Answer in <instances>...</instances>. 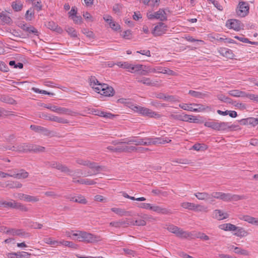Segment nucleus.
Returning <instances> with one entry per match:
<instances>
[{
	"mask_svg": "<svg viewBox=\"0 0 258 258\" xmlns=\"http://www.w3.org/2000/svg\"><path fill=\"white\" fill-rule=\"evenodd\" d=\"M234 252L237 254H241L244 255H248V253L246 250L241 248L240 247H234Z\"/></svg>",
	"mask_w": 258,
	"mask_h": 258,
	"instance_id": "69168bd1",
	"label": "nucleus"
},
{
	"mask_svg": "<svg viewBox=\"0 0 258 258\" xmlns=\"http://www.w3.org/2000/svg\"><path fill=\"white\" fill-rule=\"evenodd\" d=\"M0 19L4 24H10L12 22L11 18L3 12L0 13Z\"/></svg>",
	"mask_w": 258,
	"mask_h": 258,
	"instance_id": "09e8293b",
	"label": "nucleus"
},
{
	"mask_svg": "<svg viewBox=\"0 0 258 258\" xmlns=\"http://www.w3.org/2000/svg\"><path fill=\"white\" fill-rule=\"evenodd\" d=\"M45 147L39 145H34L31 144V147L30 149V152H33L34 153H40L45 152Z\"/></svg>",
	"mask_w": 258,
	"mask_h": 258,
	"instance_id": "a18cd8bd",
	"label": "nucleus"
},
{
	"mask_svg": "<svg viewBox=\"0 0 258 258\" xmlns=\"http://www.w3.org/2000/svg\"><path fill=\"white\" fill-rule=\"evenodd\" d=\"M234 231L235 232L233 233V235L235 236L240 238L246 237L249 234L247 231L245 230L244 228L241 227H237L236 226Z\"/></svg>",
	"mask_w": 258,
	"mask_h": 258,
	"instance_id": "5701e85b",
	"label": "nucleus"
},
{
	"mask_svg": "<svg viewBox=\"0 0 258 258\" xmlns=\"http://www.w3.org/2000/svg\"><path fill=\"white\" fill-rule=\"evenodd\" d=\"M192 105H193V103H192V104L182 103V104H180L179 105V106L180 108H181V109H182L184 110L194 111V108L191 107Z\"/></svg>",
	"mask_w": 258,
	"mask_h": 258,
	"instance_id": "6e6d98bb",
	"label": "nucleus"
},
{
	"mask_svg": "<svg viewBox=\"0 0 258 258\" xmlns=\"http://www.w3.org/2000/svg\"><path fill=\"white\" fill-rule=\"evenodd\" d=\"M180 206L184 209L194 211L195 204L189 202H183L181 203Z\"/></svg>",
	"mask_w": 258,
	"mask_h": 258,
	"instance_id": "603ef678",
	"label": "nucleus"
},
{
	"mask_svg": "<svg viewBox=\"0 0 258 258\" xmlns=\"http://www.w3.org/2000/svg\"><path fill=\"white\" fill-rule=\"evenodd\" d=\"M152 192L155 195L159 196L161 195L164 197H167L168 196V193L166 191H163L160 189H153L152 190Z\"/></svg>",
	"mask_w": 258,
	"mask_h": 258,
	"instance_id": "e2e57ef3",
	"label": "nucleus"
},
{
	"mask_svg": "<svg viewBox=\"0 0 258 258\" xmlns=\"http://www.w3.org/2000/svg\"><path fill=\"white\" fill-rule=\"evenodd\" d=\"M75 202L85 205L87 203V201L84 196L82 195H78L76 196Z\"/></svg>",
	"mask_w": 258,
	"mask_h": 258,
	"instance_id": "4d7b16f0",
	"label": "nucleus"
},
{
	"mask_svg": "<svg viewBox=\"0 0 258 258\" xmlns=\"http://www.w3.org/2000/svg\"><path fill=\"white\" fill-rule=\"evenodd\" d=\"M72 181L74 183H78L80 184L86 185H94L96 183L94 180L83 178L77 179L75 177H73Z\"/></svg>",
	"mask_w": 258,
	"mask_h": 258,
	"instance_id": "a878e982",
	"label": "nucleus"
},
{
	"mask_svg": "<svg viewBox=\"0 0 258 258\" xmlns=\"http://www.w3.org/2000/svg\"><path fill=\"white\" fill-rule=\"evenodd\" d=\"M43 241L45 243L50 245H58L59 243V241L53 240L51 237L45 238H44Z\"/></svg>",
	"mask_w": 258,
	"mask_h": 258,
	"instance_id": "0e129e2a",
	"label": "nucleus"
},
{
	"mask_svg": "<svg viewBox=\"0 0 258 258\" xmlns=\"http://www.w3.org/2000/svg\"><path fill=\"white\" fill-rule=\"evenodd\" d=\"M47 27L49 29L55 31L59 33H61L62 32V29L53 21H50L48 23Z\"/></svg>",
	"mask_w": 258,
	"mask_h": 258,
	"instance_id": "e433bc0d",
	"label": "nucleus"
},
{
	"mask_svg": "<svg viewBox=\"0 0 258 258\" xmlns=\"http://www.w3.org/2000/svg\"><path fill=\"white\" fill-rule=\"evenodd\" d=\"M83 231H79L78 233H73L72 234V239L74 240H77L79 241H83Z\"/></svg>",
	"mask_w": 258,
	"mask_h": 258,
	"instance_id": "864d4df0",
	"label": "nucleus"
},
{
	"mask_svg": "<svg viewBox=\"0 0 258 258\" xmlns=\"http://www.w3.org/2000/svg\"><path fill=\"white\" fill-rule=\"evenodd\" d=\"M226 26L229 29H233L237 31L241 29L242 26L241 22L236 19L228 20L226 23Z\"/></svg>",
	"mask_w": 258,
	"mask_h": 258,
	"instance_id": "a211bd4d",
	"label": "nucleus"
},
{
	"mask_svg": "<svg viewBox=\"0 0 258 258\" xmlns=\"http://www.w3.org/2000/svg\"><path fill=\"white\" fill-rule=\"evenodd\" d=\"M21 28L25 31L30 34H33L34 35L38 36L39 32L32 26H27L26 24H23Z\"/></svg>",
	"mask_w": 258,
	"mask_h": 258,
	"instance_id": "c756f323",
	"label": "nucleus"
},
{
	"mask_svg": "<svg viewBox=\"0 0 258 258\" xmlns=\"http://www.w3.org/2000/svg\"><path fill=\"white\" fill-rule=\"evenodd\" d=\"M31 147V144L28 143H22L19 145H16L13 146H8L4 147L5 150H10L14 151H16L19 153H27L30 152V149Z\"/></svg>",
	"mask_w": 258,
	"mask_h": 258,
	"instance_id": "20e7f679",
	"label": "nucleus"
},
{
	"mask_svg": "<svg viewBox=\"0 0 258 258\" xmlns=\"http://www.w3.org/2000/svg\"><path fill=\"white\" fill-rule=\"evenodd\" d=\"M7 234L12 235V236H20L23 238L29 237L31 235L29 233L26 232L23 229H8V231H7Z\"/></svg>",
	"mask_w": 258,
	"mask_h": 258,
	"instance_id": "4468645a",
	"label": "nucleus"
},
{
	"mask_svg": "<svg viewBox=\"0 0 258 258\" xmlns=\"http://www.w3.org/2000/svg\"><path fill=\"white\" fill-rule=\"evenodd\" d=\"M8 258H30L31 254L25 251L8 253Z\"/></svg>",
	"mask_w": 258,
	"mask_h": 258,
	"instance_id": "6ab92c4d",
	"label": "nucleus"
},
{
	"mask_svg": "<svg viewBox=\"0 0 258 258\" xmlns=\"http://www.w3.org/2000/svg\"><path fill=\"white\" fill-rule=\"evenodd\" d=\"M16 170H9V172H11V177L18 179H25L27 178L29 176V173L26 171L24 169H20L18 170L17 172H16Z\"/></svg>",
	"mask_w": 258,
	"mask_h": 258,
	"instance_id": "dca6fc26",
	"label": "nucleus"
},
{
	"mask_svg": "<svg viewBox=\"0 0 258 258\" xmlns=\"http://www.w3.org/2000/svg\"><path fill=\"white\" fill-rule=\"evenodd\" d=\"M219 228L224 231H234L236 228V225L231 223H226L220 225Z\"/></svg>",
	"mask_w": 258,
	"mask_h": 258,
	"instance_id": "ea45409f",
	"label": "nucleus"
},
{
	"mask_svg": "<svg viewBox=\"0 0 258 258\" xmlns=\"http://www.w3.org/2000/svg\"><path fill=\"white\" fill-rule=\"evenodd\" d=\"M16 201L14 200H11V201H1V207H3L4 208H14L15 207V204Z\"/></svg>",
	"mask_w": 258,
	"mask_h": 258,
	"instance_id": "49530a36",
	"label": "nucleus"
},
{
	"mask_svg": "<svg viewBox=\"0 0 258 258\" xmlns=\"http://www.w3.org/2000/svg\"><path fill=\"white\" fill-rule=\"evenodd\" d=\"M222 192H214L210 194V202H214V199H220L221 198Z\"/></svg>",
	"mask_w": 258,
	"mask_h": 258,
	"instance_id": "bf43d9fd",
	"label": "nucleus"
},
{
	"mask_svg": "<svg viewBox=\"0 0 258 258\" xmlns=\"http://www.w3.org/2000/svg\"><path fill=\"white\" fill-rule=\"evenodd\" d=\"M215 218L218 220L226 219L229 217L227 213L223 212L220 210H216L214 212Z\"/></svg>",
	"mask_w": 258,
	"mask_h": 258,
	"instance_id": "f704fd0d",
	"label": "nucleus"
},
{
	"mask_svg": "<svg viewBox=\"0 0 258 258\" xmlns=\"http://www.w3.org/2000/svg\"><path fill=\"white\" fill-rule=\"evenodd\" d=\"M188 94L194 97L201 99L204 98L208 96V94L206 93H204L201 92H198L193 90H190L188 92Z\"/></svg>",
	"mask_w": 258,
	"mask_h": 258,
	"instance_id": "a19ab883",
	"label": "nucleus"
},
{
	"mask_svg": "<svg viewBox=\"0 0 258 258\" xmlns=\"http://www.w3.org/2000/svg\"><path fill=\"white\" fill-rule=\"evenodd\" d=\"M14 209L19 210L22 212H28L29 211V209L24 204L16 202H15V207Z\"/></svg>",
	"mask_w": 258,
	"mask_h": 258,
	"instance_id": "3c124183",
	"label": "nucleus"
},
{
	"mask_svg": "<svg viewBox=\"0 0 258 258\" xmlns=\"http://www.w3.org/2000/svg\"><path fill=\"white\" fill-rule=\"evenodd\" d=\"M194 211L196 212L207 213L208 212V209L205 206L195 204Z\"/></svg>",
	"mask_w": 258,
	"mask_h": 258,
	"instance_id": "79ce46f5",
	"label": "nucleus"
},
{
	"mask_svg": "<svg viewBox=\"0 0 258 258\" xmlns=\"http://www.w3.org/2000/svg\"><path fill=\"white\" fill-rule=\"evenodd\" d=\"M167 229L169 232L174 233L176 236L180 238H187L192 235L190 233L184 231L174 225H168Z\"/></svg>",
	"mask_w": 258,
	"mask_h": 258,
	"instance_id": "7ed1b4c3",
	"label": "nucleus"
},
{
	"mask_svg": "<svg viewBox=\"0 0 258 258\" xmlns=\"http://www.w3.org/2000/svg\"><path fill=\"white\" fill-rule=\"evenodd\" d=\"M248 4L244 2H240L236 9V14L238 16L244 17L246 16L249 12Z\"/></svg>",
	"mask_w": 258,
	"mask_h": 258,
	"instance_id": "0eeeda50",
	"label": "nucleus"
},
{
	"mask_svg": "<svg viewBox=\"0 0 258 258\" xmlns=\"http://www.w3.org/2000/svg\"><path fill=\"white\" fill-rule=\"evenodd\" d=\"M93 112V114L96 115L104 117L107 118H112L114 116V115L111 113L105 112L100 110H95Z\"/></svg>",
	"mask_w": 258,
	"mask_h": 258,
	"instance_id": "c9c22d12",
	"label": "nucleus"
},
{
	"mask_svg": "<svg viewBox=\"0 0 258 258\" xmlns=\"http://www.w3.org/2000/svg\"><path fill=\"white\" fill-rule=\"evenodd\" d=\"M104 91H102V93H101V95H104L105 96H112L114 94V91L113 88L109 86L108 85L106 84V85H104Z\"/></svg>",
	"mask_w": 258,
	"mask_h": 258,
	"instance_id": "72a5a7b5",
	"label": "nucleus"
},
{
	"mask_svg": "<svg viewBox=\"0 0 258 258\" xmlns=\"http://www.w3.org/2000/svg\"><path fill=\"white\" fill-rule=\"evenodd\" d=\"M151 210L162 214H168L170 213L169 210L166 208H162L156 205H151Z\"/></svg>",
	"mask_w": 258,
	"mask_h": 258,
	"instance_id": "2f4dec72",
	"label": "nucleus"
},
{
	"mask_svg": "<svg viewBox=\"0 0 258 258\" xmlns=\"http://www.w3.org/2000/svg\"><path fill=\"white\" fill-rule=\"evenodd\" d=\"M104 20L108 23L110 27L115 30L117 31L120 29V26L118 24L113 21L112 17L110 16L107 15L103 17Z\"/></svg>",
	"mask_w": 258,
	"mask_h": 258,
	"instance_id": "412c9836",
	"label": "nucleus"
},
{
	"mask_svg": "<svg viewBox=\"0 0 258 258\" xmlns=\"http://www.w3.org/2000/svg\"><path fill=\"white\" fill-rule=\"evenodd\" d=\"M167 31V26L162 22H159L155 26L152 31L154 36H159L166 33Z\"/></svg>",
	"mask_w": 258,
	"mask_h": 258,
	"instance_id": "6e6552de",
	"label": "nucleus"
},
{
	"mask_svg": "<svg viewBox=\"0 0 258 258\" xmlns=\"http://www.w3.org/2000/svg\"><path fill=\"white\" fill-rule=\"evenodd\" d=\"M115 64L120 68L127 70L132 73H135L141 70L143 66L141 64L133 65L127 62H117Z\"/></svg>",
	"mask_w": 258,
	"mask_h": 258,
	"instance_id": "39448f33",
	"label": "nucleus"
},
{
	"mask_svg": "<svg viewBox=\"0 0 258 258\" xmlns=\"http://www.w3.org/2000/svg\"><path fill=\"white\" fill-rule=\"evenodd\" d=\"M218 99L224 102L230 103L231 99L222 94H219L217 96Z\"/></svg>",
	"mask_w": 258,
	"mask_h": 258,
	"instance_id": "13d9d810",
	"label": "nucleus"
},
{
	"mask_svg": "<svg viewBox=\"0 0 258 258\" xmlns=\"http://www.w3.org/2000/svg\"><path fill=\"white\" fill-rule=\"evenodd\" d=\"M147 17L149 19H158L161 21H166L167 19L166 13L163 9H160L158 11L153 14L148 13Z\"/></svg>",
	"mask_w": 258,
	"mask_h": 258,
	"instance_id": "423d86ee",
	"label": "nucleus"
},
{
	"mask_svg": "<svg viewBox=\"0 0 258 258\" xmlns=\"http://www.w3.org/2000/svg\"><path fill=\"white\" fill-rule=\"evenodd\" d=\"M193 106L198 107V108H194V112L212 111L213 110L212 108L210 106L196 103H193Z\"/></svg>",
	"mask_w": 258,
	"mask_h": 258,
	"instance_id": "bb28decb",
	"label": "nucleus"
},
{
	"mask_svg": "<svg viewBox=\"0 0 258 258\" xmlns=\"http://www.w3.org/2000/svg\"><path fill=\"white\" fill-rule=\"evenodd\" d=\"M228 94L233 97H245L246 93L238 90H233L229 91Z\"/></svg>",
	"mask_w": 258,
	"mask_h": 258,
	"instance_id": "4c0bfd02",
	"label": "nucleus"
},
{
	"mask_svg": "<svg viewBox=\"0 0 258 258\" xmlns=\"http://www.w3.org/2000/svg\"><path fill=\"white\" fill-rule=\"evenodd\" d=\"M67 32L68 34L72 37H77V32L76 30L72 27H69L66 29Z\"/></svg>",
	"mask_w": 258,
	"mask_h": 258,
	"instance_id": "338daca9",
	"label": "nucleus"
},
{
	"mask_svg": "<svg viewBox=\"0 0 258 258\" xmlns=\"http://www.w3.org/2000/svg\"><path fill=\"white\" fill-rule=\"evenodd\" d=\"M132 109L134 111L139 113L143 115L155 118L156 119L160 118L162 117L161 114L148 108L142 107L140 106L132 105Z\"/></svg>",
	"mask_w": 258,
	"mask_h": 258,
	"instance_id": "f257e3e1",
	"label": "nucleus"
},
{
	"mask_svg": "<svg viewBox=\"0 0 258 258\" xmlns=\"http://www.w3.org/2000/svg\"><path fill=\"white\" fill-rule=\"evenodd\" d=\"M52 111L59 114L73 115L74 113L68 108L64 107H58L57 106H53Z\"/></svg>",
	"mask_w": 258,
	"mask_h": 258,
	"instance_id": "aec40b11",
	"label": "nucleus"
},
{
	"mask_svg": "<svg viewBox=\"0 0 258 258\" xmlns=\"http://www.w3.org/2000/svg\"><path fill=\"white\" fill-rule=\"evenodd\" d=\"M59 170L61 171L62 172L67 173L68 175L73 177H75V173H79V170H77L76 171H74L70 168H69L68 166L65 165L61 164V166L59 168Z\"/></svg>",
	"mask_w": 258,
	"mask_h": 258,
	"instance_id": "c85d7f7f",
	"label": "nucleus"
},
{
	"mask_svg": "<svg viewBox=\"0 0 258 258\" xmlns=\"http://www.w3.org/2000/svg\"><path fill=\"white\" fill-rule=\"evenodd\" d=\"M13 9L16 12L20 11L23 7L21 2H13L12 4Z\"/></svg>",
	"mask_w": 258,
	"mask_h": 258,
	"instance_id": "052dcab7",
	"label": "nucleus"
},
{
	"mask_svg": "<svg viewBox=\"0 0 258 258\" xmlns=\"http://www.w3.org/2000/svg\"><path fill=\"white\" fill-rule=\"evenodd\" d=\"M146 141L148 142V146L152 145L164 144L167 143H170L171 140L166 137L165 138H145Z\"/></svg>",
	"mask_w": 258,
	"mask_h": 258,
	"instance_id": "9b49d317",
	"label": "nucleus"
},
{
	"mask_svg": "<svg viewBox=\"0 0 258 258\" xmlns=\"http://www.w3.org/2000/svg\"><path fill=\"white\" fill-rule=\"evenodd\" d=\"M138 82L149 86H157V82H154L149 78L142 77L138 80Z\"/></svg>",
	"mask_w": 258,
	"mask_h": 258,
	"instance_id": "cd10ccee",
	"label": "nucleus"
},
{
	"mask_svg": "<svg viewBox=\"0 0 258 258\" xmlns=\"http://www.w3.org/2000/svg\"><path fill=\"white\" fill-rule=\"evenodd\" d=\"M218 52L222 56L228 58H232L234 57L232 50L227 48L221 47L219 49Z\"/></svg>",
	"mask_w": 258,
	"mask_h": 258,
	"instance_id": "4be33fe9",
	"label": "nucleus"
},
{
	"mask_svg": "<svg viewBox=\"0 0 258 258\" xmlns=\"http://www.w3.org/2000/svg\"><path fill=\"white\" fill-rule=\"evenodd\" d=\"M22 184L17 181H9L6 184L7 187H9L10 188H19L22 187Z\"/></svg>",
	"mask_w": 258,
	"mask_h": 258,
	"instance_id": "37998d69",
	"label": "nucleus"
},
{
	"mask_svg": "<svg viewBox=\"0 0 258 258\" xmlns=\"http://www.w3.org/2000/svg\"><path fill=\"white\" fill-rule=\"evenodd\" d=\"M30 128L32 130L35 132L36 133H41L43 135H45V136H54V134H53V132L52 131H49L47 128H45V127H42L41 126H38V125H31Z\"/></svg>",
	"mask_w": 258,
	"mask_h": 258,
	"instance_id": "2eb2a0df",
	"label": "nucleus"
},
{
	"mask_svg": "<svg viewBox=\"0 0 258 258\" xmlns=\"http://www.w3.org/2000/svg\"><path fill=\"white\" fill-rule=\"evenodd\" d=\"M131 224L134 226H145L146 225V222L144 220L140 219L139 220H136L135 221L131 222Z\"/></svg>",
	"mask_w": 258,
	"mask_h": 258,
	"instance_id": "774afa93",
	"label": "nucleus"
},
{
	"mask_svg": "<svg viewBox=\"0 0 258 258\" xmlns=\"http://www.w3.org/2000/svg\"><path fill=\"white\" fill-rule=\"evenodd\" d=\"M83 231H79L78 233H73L72 234V239L74 240H77L79 241H83Z\"/></svg>",
	"mask_w": 258,
	"mask_h": 258,
	"instance_id": "5fc2aeb1",
	"label": "nucleus"
},
{
	"mask_svg": "<svg viewBox=\"0 0 258 258\" xmlns=\"http://www.w3.org/2000/svg\"><path fill=\"white\" fill-rule=\"evenodd\" d=\"M190 233L192 234V235H191V236H189L188 238H200V239H203L204 240H208L210 239L208 235H206L204 233H202V232H198V233L190 232Z\"/></svg>",
	"mask_w": 258,
	"mask_h": 258,
	"instance_id": "58836bf2",
	"label": "nucleus"
},
{
	"mask_svg": "<svg viewBox=\"0 0 258 258\" xmlns=\"http://www.w3.org/2000/svg\"><path fill=\"white\" fill-rule=\"evenodd\" d=\"M90 85L98 93H102L105 89L103 87L106 84H100L95 77H91L90 78Z\"/></svg>",
	"mask_w": 258,
	"mask_h": 258,
	"instance_id": "9d476101",
	"label": "nucleus"
},
{
	"mask_svg": "<svg viewBox=\"0 0 258 258\" xmlns=\"http://www.w3.org/2000/svg\"><path fill=\"white\" fill-rule=\"evenodd\" d=\"M39 201L38 197L26 195L25 201L27 202H37Z\"/></svg>",
	"mask_w": 258,
	"mask_h": 258,
	"instance_id": "680f3d73",
	"label": "nucleus"
},
{
	"mask_svg": "<svg viewBox=\"0 0 258 258\" xmlns=\"http://www.w3.org/2000/svg\"><path fill=\"white\" fill-rule=\"evenodd\" d=\"M239 218L250 224L258 226V218H255L249 215H241L239 217Z\"/></svg>",
	"mask_w": 258,
	"mask_h": 258,
	"instance_id": "393cba45",
	"label": "nucleus"
},
{
	"mask_svg": "<svg viewBox=\"0 0 258 258\" xmlns=\"http://www.w3.org/2000/svg\"><path fill=\"white\" fill-rule=\"evenodd\" d=\"M217 123L218 121H213L212 119H209L204 122V125L217 131Z\"/></svg>",
	"mask_w": 258,
	"mask_h": 258,
	"instance_id": "c03bdc74",
	"label": "nucleus"
},
{
	"mask_svg": "<svg viewBox=\"0 0 258 258\" xmlns=\"http://www.w3.org/2000/svg\"><path fill=\"white\" fill-rule=\"evenodd\" d=\"M83 237H84L83 241H85L88 243H94L100 240L99 236L86 232H83Z\"/></svg>",
	"mask_w": 258,
	"mask_h": 258,
	"instance_id": "f3484780",
	"label": "nucleus"
},
{
	"mask_svg": "<svg viewBox=\"0 0 258 258\" xmlns=\"http://www.w3.org/2000/svg\"><path fill=\"white\" fill-rule=\"evenodd\" d=\"M76 162L77 164L87 166L92 170L93 173L89 174L88 175H96L98 174L102 169V167L98 165L96 163L91 162L88 160L78 158Z\"/></svg>",
	"mask_w": 258,
	"mask_h": 258,
	"instance_id": "f03ea898",
	"label": "nucleus"
},
{
	"mask_svg": "<svg viewBox=\"0 0 258 258\" xmlns=\"http://www.w3.org/2000/svg\"><path fill=\"white\" fill-rule=\"evenodd\" d=\"M194 196L199 200L202 201H210L211 195L208 192H198L194 194Z\"/></svg>",
	"mask_w": 258,
	"mask_h": 258,
	"instance_id": "473e14b6",
	"label": "nucleus"
},
{
	"mask_svg": "<svg viewBox=\"0 0 258 258\" xmlns=\"http://www.w3.org/2000/svg\"><path fill=\"white\" fill-rule=\"evenodd\" d=\"M244 196H239L237 195H232L230 193H224L222 192L221 200L225 202L237 201L239 200L245 199Z\"/></svg>",
	"mask_w": 258,
	"mask_h": 258,
	"instance_id": "1a4fd4ad",
	"label": "nucleus"
},
{
	"mask_svg": "<svg viewBox=\"0 0 258 258\" xmlns=\"http://www.w3.org/2000/svg\"><path fill=\"white\" fill-rule=\"evenodd\" d=\"M122 144H134L136 146L143 145L148 146V142L146 141L145 138L143 139L138 138L137 137H133L130 139H127L124 142H121Z\"/></svg>",
	"mask_w": 258,
	"mask_h": 258,
	"instance_id": "f8f14e48",
	"label": "nucleus"
},
{
	"mask_svg": "<svg viewBox=\"0 0 258 258\" xmlns=\"http://www.w3.org/2000/svg\"><path fill=\"white\" fill-rule=\"evenodd\" d=\"M127 139H123L122 141L120 142V144L119 146L116 147V151L117 152H126L131 153L132 152L136 151L137 150V148L134 146H128L126 144H122L121 142L125 141Z\"/></svg>",
	"mask_w": 258,
	"mask_h": 258,
	"instance_id": "ddd939ff",
	"label": "nucleus"
},
{
	"mask_svg": "<svg viewBox=\"0 0 258 258\" xmlns=\"http://www.w3.org/2000/svg\"><path fill=\"white\" fill-rule=\"evenodd\" d=\"M44 117L47 120L57 122L58 123L64 124V123H68L69 122L68 120L64 119L62 117H58L57 116L51 115V116H47L46 115H45V116H44Z\"/></svg>",
	"mask_w": 258,
	"mask_h": 258,
	"instance_id": "b1692460",
	"label": "nucleus"
},
{
	"mask_svg": "<svg viewBox=\"0 0 258 258\" xmlns=\"http://www.w3.org/2000/svg\"><path fill=\"white\" fill-rule=\"evenodd\" d=\"M242 125H252V126L256 125V118L248 117L245 119H242L239 121Z\"/></svg>",
	"mask_w": 258,
	"mask_h": 258,
	"instance_id": "7c9ffc66",
	"label": "nucleus"
},
{
	"mask_svg": "<svg viewBox=\"0 0 258 258\" xmlns=\"http://www.w3.org/2000/svg\"><path fill=\"white\" fill-rule=\"evenodd\" d=\"M111 210L120 216L127 215L128 213V212L120 208H112L111 209Z\"/></svg>",
	"mask_w": 258,
	"mask_h": 258,
	"instance_id": "8fccbe9b",
	"label": "nucleus"
},
{
	"mask_svg": "<svg viewBox=\"0 0 258 258\" xmlns=\"http://www.w3.org/2000/svg\"><path fill=\"white\" fill-rule=\"evenodd\" d=\"M228 122L218 121L217 131H225L228 130Z\"/></svg>",
	"mask_w": 258,
	"mask_h": 258,
	"instance_id": "de8ad7c7",
	"label": "nucleus"
}]
</instances>
